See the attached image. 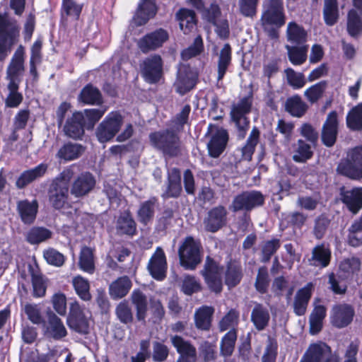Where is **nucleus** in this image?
I'll return each instance as SVG.
<instances>
[{
  "label": "nucleus",
  "instance_id": "1",
  "mask_svg": "<svg viewBox=\"0 0 362 362\" xmlns=\"http://www.w3.org/2000/svg\"><path fill=\"white\" fill-rule=\"evenodd\" d=\"M73 175L72 170L66 168L52 180L48 193L49 202L55 209H61L66 202L69 182Z\"/></svg>",
  "mask_w": 362,
  "mask_h": 362
},
{
  "label": "nucleus",
  "instance_id": "2",
  "mask_svg": "<svg viewBox=\"0 0 362 362\" xmlns=\"http://www.w3.org/2000/svg\"><path fill=\"white\" fill-rule=\"evenodd\" d=\"M19 28L16 23L0 14V62L5 60L16 42Z\"/></svg>",
  "mask_w": 362,
  "mask_h": 362
},
{
  "label": "nucleus",
  "instance_id": "3",
  "mask_svg": "<svg viewBox=\"0 0 362 362\" xmlns=\"http://www.w3.org/2000/svg\"><path fill=\"white\" fill-rule=\"evenodd\" d=\"M337 172L349 178H362V147L358 146L350 150L346 158L339 163Z\"/></svg>",
  "mask_w": 362,
  "mask_h": 362
},
{
  "label": "nucleus",
  "instance_id": "4",
  "mask_svg": "<svg viewBox=\"0 0 362 362\" xmlns=\"http://www.w3.org/2000/svg\"><path fill=\"white\" fill-rule=\"evenodd\" d=\"M122 124L123 117L119 112H110L95 130V136L99 142L110 141L118 134Z\"/></svg>",
  "mask_w": 362,
  "mask_h": 362
},
{
  "label": "nucleus",
  "instance_id": "5",
  "mask_svg": "<svg viewBox=\"0 0 362 362\" xmlns=\"http://www.w3.org/2000/svg\"><path fill=\"white\" fill-rule=\"evenodd\" d=\"M149 138L151 144L165 154L176 156L180 151V139L173 132L166 130L153 132Z\"/></svg>",
  "mask_w": 362,
  "mask_h": 362
},
{
  "label": "nucleus",
  "instance_id": "6",
  "mask_svg": "<svg viewBox=\"0 0 362 362\" xmlns=\"http://www.w3.org/2000/svg\"><path fill=\"white\" fill-rule=\"evenodd\" d=\"M179 257L183 267L194 269L201 262L199 243L192 237H187L179 248Z\"/></svg>",
  "mask_w": 362,
  "mask_h": 362
},
{
  "label": "nucleus",
  "instance_id": "7",
  "mask_svg": "<svg viewBox=\"0 0 362 362\" xmlns=\"http://www.w3.org/2000/svg\"><path fill=\"white\" fill-rule=\"evenodd\" d=\"M261 21L264 26L274 25L280 28L284 25L286 19L282 0H265Z\"/></svg>",
  "mask_w": 362,
  "mask_h": 362
},
{
  "label": "nucleus",
  "instance_id": "8",
  "mask_svg": "<svg viewBox=\"0 0 362 362\" xmlns=\"http://www.w3.org/2000/svg\"><path fill=\"white\" fill-rule=\"evenodd\" d=\"M252 100L250 98H243L235 104L231 110L230 115L238 129V136L243 139L249 127V120L246 115L250 112Z\"/></svg>",
  "mask_w": 362,
  "mask_h": 362
},
{
  "label": "nucleus",
  "instance_id": "9",
  "mask_svg": "<svg viewBox=\"0 0 362 362\" xmlns=\"http://www.w3.org/2000/svg\"><path fill=\"white\" fill-rule=\"evenodd\" d=\"M67 323L69 327L77 332L86 334L88 332L90 313L81 307L77 301L70 304Z\"/></svg>",
  "mask_w": 362,
  "mask_h": 362
},
{
  "label": "nucleus",
  "instance_id": "10",
  "mask_svg": "<svg viewBox=\"0 0 362 362\" xmlns=\"http://www.w3.org/2000/svg\"><path fill=\"white\" fill-rule=\"evenodd\" d=\"M163 66V59L160 55L156 54L150 55L141 63V74L146 82L156 83L162 76Z\"/></svg>",
  "mask_w": 362,
  "mask_h": 362
},
{
  "label": "nucleus",
  "instance_id": "11",
  "mask_svg": "<svg viewBox=\"0 0 362 362\" xmlns=\"http://www.w3.org/2000/svg\"><path fill=\"white\" fill-rule=\"evenodd\" d=\"M223 269L218 263L210 257H207L204 268L202 272L209 288L216 293L222 290V274Z\"/></svg>",
  "mask_w": 362,
  "mask_h": 362
},
{
  "label": "nucleus",
  "instance_id": "12",
  "mask_svg": "<svg viewBox=\"0 0 362 362\" xmlns=\"http://www.w3.org/2000/svg\"><path fill=\"white\" fill-rule=\"evenodd\" d=\"M264 203L263 195L257 191L245 192L233 199L230 209L233 211L251 210Z\"/></svg>",
  "mask_w": 362,
  "mask_h": 362
},
{
  "label": "nucleus",
  "instance_id": "13",
  "mask_svg": "<svg viewBox=\"0 0 362 362\" xmlns=\"http://www.w3.org/2000/svg\"><path fill=\"white\" fill-rule=\"evenodd\" d=\"M168 37L166 30L158 29L141 37L138 41L137 45L143 53H147L160 47Z\"/></svg>",
  "mask_w": 362,
  "mask_h": 362
},
{
  "label": "nucleus",
  "instance_id": "14",
  "mask_svg": "<svg viewBox=\"0 0 362 362\" xmlns=\"http://www.w3.org/2000/svg\"><path fill=\"white\" fill-rule=\"evenodd\" d=\"M25 48L20 45L13 55L6 70V78L9 82L19 84L24 71Z\"/></svg>",
  "mask_w": 362,
  "mask_h": 362
},
{
  "label": "nucleus",
  "instance_id": "15",
  "mask_svg": "<svg viewBox=\"0 0 362 362\" xmlns=\"http://www.w3.org/2000/svg\"><path fill=\"white\" fill-rule=\"evenodd\" d=\"M197 73L192 71L189 66L180 65L177 71V77L175 82V87L177 93L185 94L195 86Z\"/></svg>",
  "mask_w": 362,
  "mask_h": 362
},
{
  "label": "nucleus",
  "instance_id": "16",
  "mask_svg": "<svg viewBox=\"0 0 362 362\" xmlns=\"http://www.w3.org/2000/svg\"><path fill=\"white\" fill-rule=\"evenodd\" d=\"M148 269L151 276L157 280H163L166 275L167 262L165 253L158 247L149 260Z\"/></svg>",
  "mask_w": 362,
  "mask_h": 362
},
{
  "label": "nucleus",
  "instance_id": "17",
  "mask_svg": "<svg viewBox=\"0 0 362 362\" xmlns=\"http://www.w3.org/2000/svg\"><path fill=\"white\" fill-rule=\"evenodd\" d=\"M338 117L335 111L329 112L323 124L322 140L327 146H332L336 141L338 133Z\"/></svg>",
  "mask_w": 362,
  "mask_h": 362
},
{
  "label": "nucleus",
  "instance_id": "18",
  "mask_svg": "<svg viewBox=\"0 0 362 362\" xmlns=\"http://www.w3.org/2000/svg\"><path fill=\"white\" fill-rule=\"evenodd\" d=\"M171 342L180 354L177 359L196 362L197 358V349L190 341L176 335L171 337Z\"/></svg>",
  "mask_w": 362,
  "mask_h": 362
},
{
  "label": "nucleus",
  "instance_id": "19",
  "mask_svg": "<svg viewBox=\"0 0 362 362\" xmlns=\"http://www.w3.org/2000/svg\"><path fill=\"white\" fill-rule=\"evenodd\" d=\"M228 139V133L223 129H217L215 132H213L207 144L209 155L211 157L218 158L226 148Z\"/></svg>",
  "mask_w": 362,
  "mask_h": 362
},
{
  "label": "nucleus",
  "instance_id": "20",
  "mask_svg": "<svg viewBox=\"0 0 362 362\" xmlns=\"http://www.w3.org/2000/svg\"><path fill=\"white\" fill-rule=\"evenodd\" d=\"M84 123H86L84 114L82 112H76L67 119L64 131L68 136L78 139L84 133L83 127H86Z\"/></svg>",
  "mask_w": 362,
  "mask_h": 362
},
{
  "label": "nucleus",
  "instance_id": "21",
  "mask_svg": "<svg viewBox=\"0 0 362 362\" xmlns=\"http://www.w3.org/2000/svg\"><path fill=\"white\" fill-rule=\"evenodd\" d=\"M354 310L351 305L343 304L333 308L332 323L337 327H344L353 320Z\"/></svg>",
  "mask_w": 362,
  "mask_h": 362
},
{
  "label": "nucleus",
  "instance_id": "22",
  "mask_svg": "<svg viewBox=\"0 0 362 362\" xmlns=\"http://www.w3.org/2000/svg\"><path fill=\"white\" fill-rule=\"evenodd\" d=\"M226 209L222 206L212 209L204 221L206 229L213 233L219 230L226 222Z\"/></svg>",
  "mask_w": 362,
  "mask_h": 362
},
{
  "label": "nucleus",
  "instance_id": "23",
  "mask_svg": "<svg viewBox=\"0 0 362 362\" xmlns=\"http://www.w3.org/2000/svg\"><path fill=\"white\" fill-rule=\"evenodd\" d=\"M341 196L343 203L352 213L356 214L362 209V187L344 190Z\"/></svg>",
  "mask_w": 362,
  "mask_h": 362
},
{
  "label": "nucleus",
  "instance_id": "24",
  "mask_svg": "<svg viewBox=\"0 0 362 362\" xmlns=\"http://www.w3.org/2000/svg\"><path fill=\"white\" fill-rule=\"evenodd\" d=\"M156 10L154 0H142L134 17V23L138 26L144 25L155 16Z\"/></svg>",
  "mask_w": 362,
  "mask_h": 362
},
{
  "label": "nucleus",
  "instance_id": "25",
  "mask_svg": "<svg viewBox=\"0 0 362 362\" xmlns=\"http://www.w3.org/2000/svg\"><path fill=\"white\" fill-rule=\"evenodd\" d=\"M66 334L67 332L62 320L54 313H49L46 326V335L48 337L59 340L66 337Z\"/></svg>",
  "mask_w": 362,
  "mask_h": 362
},
{
  "label": "nucleus",
  "instance_id": "26",
  "mask_svg": "<svg viewBox=\"0 0 362 362\" xmlns=\"http://www.w3.org/2000/svg\"><path fill=\"white\" fill-rule=\"evenodd\" d=\"M38 204L36 200L30 202L27 199L19 201L17 210L21 221L25 224H31L36 218Z\"/></svg>",
  "mask_w": 362,
  "mask_h": 362
},
{
  "label": "nucleus",
  "instance_id": "27",
  "mask_svg": "<svg viewBox=\"0 0 362 362\" xmlns=\"http://www.w3.org/2000/svg\"><path fill=\"white\" fill-rule=\"evenodd\" d=\"M313 288L314 285L308 283L297 292L293 303L294 312L297 315L305 314Z\"/></svg>",
  "mask_w": 362,
  "mask_h": 362
},
{
  "label": "nucleus",
  "instance_id": "28",
  "mask_svg": "<svg viewBox=\"0 0 362 362\" xmlns=\"http://www.w3.org/2000/svg\"><path fill=\"white\" fill-rule=\"evenodd\" d=\"M329 353V346L325 343L311 344L299 362H322L324 356Z\"/></svg>",
  "mask_w": 362,
  "mask_h": 362
},
{
  "label": "nucleus",
  "instance_id": "29",
  "mask_svg": "<svg viewBox=\"0 0 362 362\" xmlns=\"http://www.w3.org/2000/svg\"><path fill=\"white\" fill-rule=\"evenodd\" d=\"M95 184V180L90 173H82L74 182L71 193L76 197L83 196L93 188Z\"/></svg>",
  "mask_w": 362,
  "mask_h": 362
},
{
  "label": "nucleus",
  "instance_id": "30",
  "mask_svg": "<svg viewBox=\"0 0 362 362\" xmlns=\"http://www.w3.org/2000/svg\"><path fill=\"white\" fill-rule=\"evenodd\" d=\"M47 170V165L40 163L34 168L24 171L16 181L18 188L22 189L34 180L42 177Z\"/></svg>",
  "mask_w": 362,
  "mask_h": 362
},
{
  "label": "nucleus",
  "instance_id": "31",
  "mask_svg": "<svg viewBox=\"0 0 362 362\" xmlns=\"http://www.w3.org/2000/svg\"><path fill=\"white\" fill-rule=\"evenodd\" d=\"M132 287V281L127 276H122L110 285V295L113 299L124 297Z\"/></svg>",
  "mask_w": 362,
  "mask_h": 362
},
{
  "label": "nucleus",
  "instance_id": "32",
  "mask_svg": "<svg viewBox=\"0 0 362 362\" xmlns=\"http://www.w3.org/2000/svg\"><path fill=\"white\" fill-rule=\"evenodd\" d=\"M214 309L211 306L204 305L197 309L194 313L196 327L202 330H209L211 325V317Z\"/></svg>",
  "mask_w": 362,
  "mask_h": 362
},
{
  "label": "nucleus",
  "instance_id": "33",
  "mask_svg": "<svg viewBox=\"0 0 362 362\" xmlns=\"http://www.w3.org/2000/svg\"><path fill=\"white\" fill-rule=\"evenodd\" d=\"M287 40L296 45H304L307 41V33L305 29L295 22H290L286 30Z\"/></svg>",
  "mask_w": 362,
  "mask_h": 362
},
{
  "label": "nucleus",
  "instance_id": "34",
  "mask_svg": "<svg viewBox=\"0 0 362 362\" xmlns=\"http://www.w3.org/2000/svg\"><path fill=\"white\" fill-rule=\"evenodd\" d=\"M270 315L268 309L261 304H256L251 313V320L258 330L264 329L268 325Z\"/></svg>",
  "mask_w": 362,
  "mask_h": 362
},
{
  "label": "nucleus",
  "instance_id": "35",
  "mask_svg": "<svg viewBox=\"0 0 362 362\" xmlns=\"http://www.w3.org/2000/svg\"><path fill=\"white\" fill-rule=\"evenodd\" d=\"M84 152L82 145L76 143L64 144L57 152V156L65 161L73 160L79 158Z\"/></svg>",
  "mask_w": 362,
  "mask_h": 362
},
{
  "label": "nucleus",
  "instance_id": "36",
  "mask_svg": "<svg viewBox=\"0 0 362 362\" xmlns=\"http://www.w3.org/2000/svg\"><path fill=\"white\" fill-rule=\"evenodd\" d=\"M326 316V308L324 305L315 303V308L310 316V329L312 334L318 333L322 327V321Z\"/></svg>",
  "mask_w": 362,
  "mask_h": 362
},
{
  "label": "nucleus",
  "instance_id": "37",
  "mask_svg": "<svg viewBox=\"0 0 362 362\" xmlns=\"http://www.w3.org/2000/svg\"><path fill=\"white\" fill-rule=\"evenodd\" d=\"M331 259L330 250L324 245H317L313 250L311 264L315 267H326Z\"/></svg>",
  "mask_w": 362,
  "mask_h": 362
},
{
  "label": "nucleus",
  "instance_id": "38",
  "mask_svg": "<svg viewBox=\"0 0 362 362\" xmlns=\"http://www.w3.org/2000/svg\"><path fill=\"white\" fill-rule=\"evenodd\" d=\"M285 108L292 116L301 117L305 113L308 105L299 95H296L286 100Z\"/></svg>",
  "mask_w": 362,
  "mask_h": 362
},
{
  "label": "nucleus",
  "instance_id": "39",
  "mask_svg": "<svg viewBox=\"0 0 362 362\" xmlns=\"http://www.w3.org/2000/svg\"><path fill=\"white\" fill-rule=\"evenodd\" d=\"M288 59L295 66L303 64L307 59L308 45H286Z\"/></svg>",
  "mask_w": 362,
  "mask_h": 362
},
{
  "label": "nucleus",
  "instance_id": "40",
  "mask_svg": "<svg viewBox=\"0 0 362 362\" xmlns=\"http://www.w3.org/2000/svg\"><path fill=\"white\" fill-rule=\"evenodd\" d=\"M180 28L185 34L189 33L196 25L195 13L193 11L182 8L177 13Z\"/></svg>",
  "mask_w": 362,
  "mask_h": 362
},
{
  "label": "nucleus",
  "instance_id": "41",
  "mask_svg": "<svg viewBox=\"0 0 362 362\" xmlns=\"http://www.w3.org/2000/svg\"><path fill=\"white\" fill-rule=\"evenodd\" d=\"M132 302L136 310V318L139 321H144L146 316L148 308L146 296L139 290H134L132 293Z\"/></svg>",
  "mask_w": 362,
  "mask_h": 362
},
{
  "label": "nucleus",
  "instance_id": "42",
  "mask_svg": "<svg viewBox=\"0 0 362 362\" xmlns=\"http://www.w3.org/2000/svg\"><path fill=\"white\" fill-rule=\"evenodd\" d=\"M116 229L119 234L132 235L135 233L136 223L129 212H124L119 216L117 221Z\"/></svg>",
  "mask_w": 362,
  "mask_h": 362
},
{
  "label": "nucleus",
  "instance_id": "43",
  "mask_svg": "<svg viewBox=\"0 0 362 362\" xmlns=\"http://www.w3.org/2000/svg\"><path fill=\"white\" fill-rule=\"evenodd\" d=\"M78 98L80 101L88 105H99L102 103L100 92L90 84L82 89Z\"/></svg>",
  "mask_w": 362,
  "mask_h": 362
},
{
  "label": "nucleus",
  "instance_id": "44",
  "mask_svg": "<svg viewBox=\"0 0 362 362\" xmlns=\"http://www.w3.org/2000/svg\"><path fill=\"white\" fill-rule=\"evenodd\" d=\"M231 62V48L229 44H225L221 49L218 61V81L224 77Z\"/></svg>",
  "mask_w": 362,
  "mask_h": 362
},
{
  "label": "nucleus",
  "instance_id": "45",
  "mask_svg": "<svg viewBox=\"0 0 362 362\" xmlns=\"http://www.w3.org/2000/svg\"><path fill=\"white\" fill-rule=\"evenodd\" d=\"M324 19L327 25H334L339 18L337 0H325L323 9Z\"/></svg>",
  "mask_w": 362,
  "mask_h": 362
},
{
  "label": "nucleus",
  "instance_id": "46",
  "mask_svg": "<svg viewBox=\"0 0 362 362\" xmlns=\"http://www.w3.org/2000/svg\"><path fill=\"white\" fill-rule=\"evenodd\" d=\"M72 284L76 293L81 299L85 301L90 300L91 298L90 284L87 279L81 276H76L72 279Z\"/></svg>",
  "mask_w": 362,
  "mask_h": 362
},
{
  "label": "nucleus",
  "instance_id": "47",
  "mask_svg": "<svg viewBox=\"0 0 362 362\" xmlns=\"http://www.w3.org/2000/svg\"><path fill=\"white\" fill-rule=\"evenodd\" d=\"M259 131L254 127L247 140L246 144L242 148L243 158L246 160L252 159L255 146L259 142Z\"/></svg>",
  "mask_w": 362,
  "mask_h": 362
},
{
  "label": "nucleus",
  "instance_id": "48",
  "mask_svg": "<svg viewBox=\"0 0 362 362\" xmlns=\"http://www.w3.org/2000/svg\"><path fill=\"white\" fill-rule=\"evenodd\" d=\"M107 110V107L100 108L86 109L83 112L86 127L88 129H93L95 124L98 122Z\"/></svg>",
  "mask_w": 362,
  "mask_h": 362
},
{
  "label": "nucleus",
  "instance_id": "49",
  "mask_svg": "<svg viewBox=\"0 0 362 362\" xmlns=\"http://www.w3.org/2000/svg\"><path fill=\"white\" fill-rule=\"evenodd\" d=\"M346 124L353 130L362 129V103L354 107L346 116Z\"/></svg>",
  "mask_w": 362,
  "mask_h": 362
},
{
  "label": "nucleus",
  "instance_id": "50",
  "mask_svg": "<svg viewBox=\"0 0 362 362\" xmlns=\"http://www.w3.org/2000/svg\"><path fill=\"white\" fill-rule=\"evenodd\" d=\"M79 267L83 271L92 274L94 272V259L93 251L88 247H84L81 250L79 258Z\"/></svg>",
  "mask_w": 362,
  "mask_h": 362
},
{
  "label": "nucleus",
  "instance_id": "51",
  "mask_svg": "<svg viewBox=\"0 0 362 362\" xmlns=\"http://www.w3.org/2000/svg\"><path fill=\"white\" fill-rule=\"evenodd\" d=\"M52 233L47 228L35 227L30 229L26 235L27 240L31 244H38L50 238Z\"/></svg>",
  "mask_w": 362,
  "mask_h": 362
},
{
  "label": "nucleus",
  "instance_id": "52",
  "mask_svg": "<svg viewBox=\"0 0 362 362\" xmlns=\"http://www.w3.org/2000/svg\"><path fill=\"white\" fill-rule=\"evenodd\" d=\"M237 339L235 330H229L222 338L221 341V353L224 356H229L234 350Z\"/></svg>",
  "mask_w": 362,
  "mask_h": 362
},
{
  "label": "nucleus",
  "instance_id": "53",
  "mask_svg": "<svg viewBox=\"0 0 362 362\" xmlns=\"http://www.w3.org/2000/svg\"><path fill=\"white\" fill-rule=\"evenodd\" d=\"M83 8L82 4H78L74 0H62V15L70 16L78 20Z\"/></svg>",
  "mask_w": 362,
  "mask_h": 362
},
{
  "label": "nucleus",
  "instance_id": "54",
  "mask_svg": "<svg viewBox=\"0 0 362 362\" xmlns=\"http://www.w3.org/2000/svg\"><path fill=\"white\" fill-rule=\"evenodd\" d=\"M154 212V202L151 200L144 202L138 210L139 221L146 225L153 219Z\"/></svg>",
  "mask_w": 362,
  "mask_h": 362
},
{
  "label": "nucleus",
  "instance_id": "55",
  "mask_svg": "<svg viewBox=\"0 0 362 362\" xmlns=\"http://www.w3.org/2000/svg\"><path fill=\"white\" fill-rule=\"evenodd\" d=\"M347 30L353 37L357 36L362 30L361 19L354 9L351 10L348 14Z\"/></svg>",
  "mask_w": 362,
  "mask_h": 362
},
{
  "label": "nucleus",
  "instance_id": "56",
  "mask_svg": "<svg viewBox=\"0 0 362 362\" xmlns=\"http://www.w3.org/2000/svg\"><path fill=\"white\" fill-rule=\"evenodd\" d=\"M313 156L310 146L303 140H299L298 147L293 156L296 162L303 163L310 159Z\"/></svg>",
  "mask_w": 362,
  "mask_h": 362
},
{
  "label": "nucleus",
  "instance_id": "57",
  "mask_svg": "<svg viewBox=\"0 0 362 362\" xmlns=\"http://www.w3.org/2000/svg\"><path fill=\"white\" fill-rule=\"evenodd\" d=\"M9 94L6 99V105L9 107H18L23 100V95L18 92V84L14 82H9L8 84Z\"/></svg>",
  "mask_w": 362,
  "mask_h": 362
},
{
  "label": "nucleus",
  "instance_id": "58",
  "mask_svg": "<svg viewBox=\"0 0 362 362\" xmlns=\"http://www.w3.org/2000/svg\"><path fill=\"white\" fill-rule=\"evenodd\" d=\"M238 313L235 310H230L220 321L219 329L221 332L226 330H235L238 324Z\"/></svg>",
  "mask_w": 362,
  "mask_h": 362
},
{
  "label": "nucleus",
  "instance_id": "59",
  "mask_svg": "<svg viewBox=\"0 0 362 362\" xmlns=\"http://www.w3.org/2000/svg\"><path fill=\"white\" fill-rule=\"evenodd\" d=\"M288 83L294 89L303 88L306 83L304 75L302 73L296 72L291 68L285 70Z\"/></svg>",
  "mask_w": 362,
  "mask_h": 362
},
{
  "label": "nucleus",
  "instance_id": "60",
  "mask_svg": "<svg viewBox=\"0 0 362 362\" xmlns=\"http://www.w3.org/2000/svg\"><path fill=\"white\" fill-rule=\"evenodd\" d=\"M340 270L349 276L357 274L361 269V262L356 257L348 258L343 260L339 264Z\"/></svg>",
  "mask_w": 362,
  "mask_h": 362
},
{
  "label": "nucleus",
  "instance_id": "61",
  "mask_svg": "<svg viewBox=\"0 0 362 362\" xmlns=\"http://www.w3.org/2000/svg\"><path fill=\"white\" fill-rule=\"evenodd\" d=\"M241 277L240 267L235 264H229L226 274V285L228 287H234L240 282Z\"/></svg>",
  "mask_w": 362,
  "mask_h": 362
},
{
  "label": "nucleus",
  "instance_id": "62",
  "mask_svg": "<svg viewBox=\"0 0 362 362\" xmlns=\"http://www.w3.org/2000/svg\"><path fill=\"white\" fill-rule=\"evenodd\" d=\"M201 288L199 281L194 276L186 275L183 277L182 291L185 294L190 296L199 291Z\"/></svg>",
  "mask_w": 362,
  "mask_h": 362
},
{
  "label": "nucleus",
  "instance_id": "63",
  "mask_svg": "<svg viewBox=\"0 0 362 362\" xmlns=\"http://www.w3.org/2000/svg\"><path fill=\"white\" fill-rule=\"evenodd\" d=\"M326 83L321 81L305 90L304 95L310 103L317 101L322 95Z\"/></svg>",
  "mask_w": 362,
  "mask_h": 362
},
{
  "label": "nucleus",
  "instance_id": "64",
  "mask_svg": "<svg viewBox=\"0 0 362 362\" xmlns=\"http://www.w3.org/2000/svg\"><path fill=\"white\" fill-rule=\"evenodd\" d=\"M27 317L33 324H40L42 322L41 308L37 304L28 303L23 308Z\"/></svg>",
  "mask_w": 362,
  "mask_h": 362
}]
</instances>
